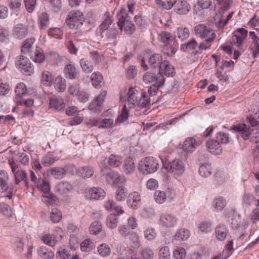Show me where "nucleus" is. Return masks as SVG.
Here are the masks:
<instances>
[{
  "label": "nucleus",
  "instance_id": "nucleus-16",
  "mask_svg": "<svg viewBox=\"0 0 259 259\" xmlns=\"http://www.w3.org/2000/svg\"><path fill=\"white\" fill-rule=\"evenodd\" d=\"M64 73L66 77L73 79L79 76L80 71L74 63H69L65 66Z\"/></svg>",
  "mask_w": 259,
  "mask_h": 259
},
{
  "label": "nucleus",
  "instance_id": "nucleus-57",
  "mask_svg": "<svg viewBox=\"0 0 259 259\" xmlns=\"http://www.w3.org/2000/svg\"><path fill=\"white\" fill-rule=\"evenodd\" d=\"M63 33L62 30L58 27L50 28L48 30V35L55 38H60Z\"/></svg>",
  "mask_w": 259,
  "mask_h": 259
},
{
  "label": "nucleus",
  "instance_id": "nucleus-10",
  "mask_svg": "<svg viewBox=\"0 0 259 259\" xmlns=\"http://www.w3.org/2000/svg\"><path fill=\"white\" fill-rule=\"evenodd\" d=\"M84 194L85 198L89 200L103 199L106 196L104 190L100 187H92L86 189Z\"/></svg>",
  "mask_w": 259,
  "mask_h": 259
},
{
  "label": "nucleus",
  "instance_id": "nucleus-58",
  "mask_svg": "<svg viewBox=\"0 0 259 259\" xmlns=\"http://www.w3.org/2000/svg\"><path fill=\"white\" fill-rule=\"evenodd\" d=\"M80 249L83 252H90L93 249V243L90 239H85L80 243Z\"/></svg>",
  "mask_w": 259,
  "mask_h": 259
},
{
  "label": "nucleus",
  "instance_id": "nucleus-4",
  "mask_svg": "<svg viewBox=\"0 0 259 259\" xmlns=\"http://www.w3.org/2000/svg\"><path fill=\"white\" fill-rule=\"evenodd\" d=\"M159 167V160L152 156L146 157L141 159L138 165L139 170L144 175L154 173Z\"/></svg>",
  "mask_w": 259,
  "mask_h": 259
},
{
  "label": "nucleus",
  "instance_id": "nucleus-38",
  "mask_svg": "<svg viewBox=\"0 0 259 259\" xmlns=\"http://www.w3.org/2000/svg\"><path fill=\"white\" fill-rule=\"evenodd\" d=\"M150 104V100L148 96L145 92L141 93L135 104V107H138L141 108H145Z\"/></svg>",
  "mask_w": 259,
  "mask_h": 259
},
{
  "label": "nucleus",
  "instance_id": "nucleus-52",
  "mask_svg": "<svg viewBox=\"0 0 259 259\" xmlns=\"http://www.w3.org/2000/svg\"><path fill=\"white\" fill-rule=\"evenodd\" d=\"M199 174L203 177H208L211 174V165L208 163H205L200 166L199 169Z\"/></svg>",
  "mask_w": 259,
  "mask_h": 259
},
{
  "label": "nucleus",
  "instance_id": "nucleus-35",
  "mask_svg": "<svg viewBox=\"0 0 259 259\" xmlns=\"http://www.w3.org/2000/svg\"><path fill=\"white\" fill-rule=\"evenodd\" d=\"M113 22V14L106 12L103 16V20L100 26V28L103 31L107 30Z\"/></svg>",
  "mask_w": 259,
  "mask_h": 259
},
{
  "label": "nucleus",
  "instance_id": "nucleus-25",
  "mask_svg": "<svg viewBox=\"0 0 259 259\" xmlns=\"http://www.w3.org/2000/svg\"><path fill=\"white\" fill-rule=\"evenodd\" d=\"M190 236V232L185 228H180L177 230L172 240L177 241H183L188 239Z\"/></svg>",
  "mask_w": 259,
  "mask_h": 259
},
{
  "label": "nucleus",
  "instance_id": "nucleus-29",
  "mask_svg": "<svg viewBox=\"0 0 259 259\" xmlns=\"http://www.w3.org/2000/svg\"><path fill=\"white\" fill-rule=\"evenodd\" d=\"M50 107L57 111L63 110L65 108V103L63 100L57 97H54L50 99Z\"/></svg>",
  "mask_w": 259,
  "mask_h": 259
},
{
  "label": "nucleus",
  "instance_id": "nucleus-24",
  "mask_svg": "<svg viewBox=\"0 0 259 259\" xmlns=\"http://www.w3.org/2000/svg\"><path fill=\"white\" fill-rule=\"evenodd\" d=\"M191 8L189 4L186 0H179L175 6L176 12L180 15H185L187 14Z\"/></svg>",
  "mask_w": 259,
  "mask_h": 259
},
{
  "label": "nucleus",
  "instance_id": "nucleus-23",
  "mask_svg": "<svg viewBox=\"0 0 259 259\" xmlns=\"http://www.w3.org/2000/svg\"><path fill=\"white\" fill-rule=\"evenodd\" d=\"M122 168L126 175L133 174L136 169V164L133 158L131 157L126 158L124 160Z\"/></svg>",
  "mask_w": 259,
  "mask_h": 259
},
{
  "label": "nucleus",
  "instance_id": "nucleus-39",
  "mask_svg": "<svg viewBox=\"0 0 259 259\" xmlns=\"http://www.w3.org/2000/svg\"><path fill=\"white\" fill-rule=\"evenodd\" d=\"M118 218L115 214H110L106 219V225L110 229L116 228L118 225Z\"/></svg>",
  "mask_w": 259,
  "mask_h": 259
},
{
  "label": "nucleus",
  "instance_id": "nucleus-34",
  "mask_svg": "<svg viewBox=\"0 0 259 259\" xmlns=\"http://www.w3.org/2000/svg\"><path fill=\"white\" fill-rule=\"evenodd\" d=\"M54 85L58 92H63L66 88V80L61 75L58 76L54 80Z\"/></svg>",
  "mask_w": 259,
  "mask_h": 259
},
{
  "label": "nucleus",
  "instance_id": "nucleus-6",
  "mask_svg": "<svg viewBox=\"0 0 259 259\" xmlns=\"http://www.w3.org/2000/svg\"><path fill=\"white\" fill-rule=\"evenodd\" d=\"M8 163L14 175L15 184L19 185L21 182L24 181L26 187L28 188L29 182L26 171L20 169L19 165L15 162L13 158L8 160Z\"/></svg>",
  "mask_w": 259,
  "mask_h": 259
},
{
  "label": "nucleus",
  "instance_id": "nucleus-53",
  "mask_svg": "<svg viewBox=\"0 0 259 259\" xmlns=\"http://www.w3.org/2000/svg\"><path fill=\"white\" fill-rule=\"evenodd\" d=\"M102 226L101 222L95 221L93 222L89 227L90 232L93 235H97L101 232Z\"/></svg>",
  "mask_w": 259,
  "mask_h": 259
},
{
  "label": "nucleus",
  "instance_id": "nucleus-15",
  "mask_svg": "<svg viewBox=\"0 0 259 259\" xmlns=\"http://www.w3.org/2000/svg\"><path fill=\"white\" fill-rule=\"evenodd\" d=\"M201 143L200 141H197L192 137H188L184 141L182 149L186 153H192L195 150L196 147Z\"/></svg>",
  "mask_w": 259,
  "mask_h": 259
},
{
  "label": "nucleus",
  "instance_id": "nucleus-64",
  "mask_svg": "<svg viewBox=\"0 0 259 259\" xmlns=\"http://www.w3.org/2000/svg\"><path fill=\"white\" fill-rule=\"evenodd\" d=\"M56 259H71V254L68 250L60 248L56 253Z\"/></svg>",
  "mask_w": 259,
  "mask_h": 259
},
{
  "label": "nucleus",
  "instance_id": "nucleus-12",
  "mask_svg": "<svg viewBox=\"0 0 259 259\" xmlns=\"http://www.w3.org/2000/svg\"><path fill=\"white\" fill-rule=\"evenodd\" d=\"M178 222V219L174 214L163 213L160 215L159 224L165 228L175 227Z\"/></svg>",
  "mask_w": 259,
  "mask_h": 259
},
{
  "label": "nucleus",
  "instance_id": "nucleus-47",
  "mask_svg": "<svg viewBox=\"0 0 259 259\" xmlns=\"http://www.w3.org/2000/svg\"><path fill=\"white\" fill-rule=\"evenodd\" d=\"M130 109L127 107L126 104H125L121 112V114L118 116L115 121L116 124H120L126 121L129 117Z\"/></svg>",
  "mask_w": 259,
  "mask_h": 259
},
{
  "label": "nucleus",
  "instance_id": "nucleus-11",
  "mask_svg": "<svg viewBox=\"0 0 259 259\" xmlns=\"http://www.w3.org/2000/svg\"><path fill=\"white\" fill-rule=\"evenodd\" d=\"M15 63L17 67L23 73H28L27 75H30L33 71V67L29 60L23 55L17 57Z\"/></svg>",
  "mask_w": 259,
  "mask_h": 259
},
{
  "label": "nucleus",
  "instance_id": "nucleus-46",
  "mask_svg": "<svg viewBox=\"0 0 259 259\" xmlns=\"http://www.w3.org/2000/svg\"><path fill=\"white\" fill-rule=\"evenodd\" d=\"M127 190L123 186H119L115 193V198L117 201H123L125 199Z\"/></svg>",
  "mask_w": 259,
  "mask_h": 259
},
{
  "label": "nucleus",
  "instance_id": "nucleus-3",
  "mask_svg": "<svg viewBox=\"0 0 259 259\" xmlns=\"http://www.w3.org/2000/svg\"><path fill=\"white\" fill-rule=\"evenodd\" d=\"M194 34L207 44H211L216 38L215 31L211 29L209 26L200 24L194 27Z\"/></svg>",
  "mask_w": 259,
  "mask_h": 259
},
{
  "label": "nucleus",
  "instance_id": "nucleus-49",
  "mask_svg": "<svg viewBox=\"0 0 259 259\" xmlns=\"http://www.w3.org/2000/svg\"><path fill=\"white\" fill-rule=\"evenodd\" d=\"M230 226L232 229L237 230L242 228L241 219L239 215H236L230 221Z\"/></svg>",
  "mask_w": 259,
  "mask_h": 259
},
{
  "label": "nucleus",
  "instance_id": "nucleus-13",
  "mask_svg": "<svg viewBox=\"0 0 259 259\" xmlns=\"http://www.w3.org/2000/svg\"><path fill=\"white\" fill-rule=\"evenodd\" d=\"M9 177L8 172L5 170H0V191L2 192L8 191L9 195L5 196L9 199L12 198V190L8 185Z\"/></svg>",
  "mask_w": 259,
  "mask_h": 259
},
{
  "label": "nucleus",
  "instance_id": "nucleus-18",
  "mask_svg": "<svg viewBox=\"0 0 259 259\" xmlns=\"http://www.w3.org/2000/svg\"><path fill=\"white\" fill-rule=\"evenodd\" d=\"M107 182L110 185L122 184L125 182L124 177L115 171H110L105 175Z\"/></svg>",
  "mask_w": 259,
  "mask_h": 259
},
{
  "label": "nucleus",
  "instance_id": "nucleus-14",
  "mask_svg": "<svg viewBox=\"0 0 259 259\" xmlns=\"http://www.w3.org/2000/svg\"><path fill=\"white\" fill-rule=\"evenodd\" d=\"M143 81L146 84L154 85L157 84V86L162 87L164 83V79L162 75H159L156 76L152 73L147 72L143 77Z\"/></svg>",
  "mask_w": 259,
  "mask_h": 259
},
{
  "label": "nucleus",
  "instance_id": "nucleus-54",
  "mask_svg": "<svg viewBox=\"0 0 259 259\" xmlns=\"http://www.w3.org/2000/svg\"><path fill=\"white\" fill-rule=\"evenodd\" d=\"M50 175L57 179H62L65 175V170L62 168H53L50 170Z\"/></svg>",
  "mask_w": 259,
  "mask_h": 259
},
{
  "label": "nucleus",
  "instance_id": "nucleus-50",
  "mask_svg": "<svg viewBox=\"0 0 259 259\" xmlns=\"http://www.w3.org/2000/svg\"><path fill=\"white\" fill-rule=\"evenodd\" d=\"M62 218L61 211L58 208H54L52 209L50 213V219L54 223L59 222Z\"/></svg>",
  "mask_w": 259,
  "mask_h": 259
},
{
  "label": "nucleus",
  "instance_id": "nucleus-42",
  "mask_svg": "<svg viewBox=\"0 0 259 259\" xmlns=\"http://www.w3.org/2000/svg\"><path fill=\"white\" fill-rule=\"evenodd\" d=\"M226 205V199L222 196H219L214 199L213 205L216 211H222Z\"/></svg>",
  "mask_w": 259,
  "mask_h": 259
},
{
  "label": "nucleus",
  "instance_id": "nucleus-56",
  "mask_svg": "<svg viewBox=\"0 0 259 259\" xmlns=\"http://www.w3.org/2000/svg\"><path fill=\"white\" fill-rule=\"evenodd\" d=\"M108 162L111 166L118 167L121 164L122 158L118 155L112 154L108 158Z\"/></svg>",
  "mask_w": 259,
  "mask_h": 259
},
{
  "label": "nucleus",
  "instance_id": "nucleus-27",
  "mask_svg": "<svg viewBox=\"0 0 259 259\" xmlns=\"http://www.w3.org/2000/svg\"><path fill=\"white\" fill-rule=\"evenodd\" d=\"M38 256L42 259H53L54 253L51 249L45 246H40L37 250Z\"/></svg>",
  "mask_w": 259,
  "mask_h": 259
},
{
  "label": "nucleus",
  "instance_id": "nucleus-37",
  "mask_svg": "<svg viewBox=\"0 0 259 259\" xmlns=\"http://www.w3.org/2000/svg\"><path fill=\"white\" fill-rule=\"evenodd\" d=\"M129 243L131 247L134 249H138L141 246L140 237L137 233L132 232L129 236Z\"/></svg>",
  "mask_w": 259,
  "mask_h": 259
},
{
  "label": "nucleus",
  "instance_id": "nucleus-51",
  "mask_svg": "<svg viewBox=\"0 0 259 259\" xmlns=\"http://www.w3.org/2000/svg\"><path fill=\"white\" fill-rule=\"evenodd\" d=\"M36 185L37 189L44 193L48 194L50 191V184L48 181L44 179L40 180Z\"/></svg>",
  "mask_w": 259,
  "mask_h": 259
},
{
  "label": "nucleus",
  "instance_id": "nucleus-19",
  "mask_svg": "<svg viewBox=\"0 0 259 259\" xmlns=\"http://www.w3.org/2000/svg\"><path fill=\"white\" fill-rule=\"evenodd\" d=\"M140 94L135 88H130L127 94L125 104L130 105L129 108H130L135 107Z\"/></svg>",
  "mask_w": 259,
  "mask_h": 259
},
{
  "label": "nucleus",
  "instance_id": "nucleus-9",
  "mask_svg": "<svg viewBox=\"0 0 259 259\" xmlns=\"http://www.w3.org/2000/svg\"><path fill=\"white\" fill-rule=\"evenodd\" d=\"M248 31L243 28L237 29L233 33L230 43L237 48L242 47L245 39L247 36Z\"/></svg>",
  "mask_w": 259,
  "mask_h": 259
},
{
  "label": "nucleus",
  "instance_id": "nucleus-7",
  "mask_svg": "<svg viewBox=\"0 0 259 259\" xmlns=\"http://www.w3.org/2000/svg\"><path fill=\"white\" fill-rule=\"evenodd\" d=\"M84 20L82 12L78 10H72L68 13L65 23L69 28L77 29L82 26Z\"/></svg>",
  "mask_w": 259,
  "mask_h": 259
},
{
  "label": "nucleus",
  "instance_id": "nucleus-63",
  "mask_svg": "<svg viewBox=\"0 0 259 259\" xmlns=\"http://www.w3.org/2000/svg\"><path fill=\"white\" fill-rule=\"evenodd\" d=\"M141 254L143 259H153L154 255L153 250L149 247L143 248Z\"/></svg>",
  "mask_w": 259,
  "mask_h": 259
},
{
  "label": "nucleus",
  "instance_id": "nucleus-40",
  "mask_svg": "<svg viewBox=\"0 0 259 259\" xmlns=\"http://www.w3.org/2000/svg\"><path fill=\"white\" fill-rule=\"evenodd\" d=\"M41 83L46 86L50 87L53 83V76L51 72L44 70L41 73Z\"/></svg>",
  "mask_w": 259,
  "mask_h": 259
},
{
  "label": "nucleus",
  "instance_id": "nucleus-31",
  "mask_svg": "<svg viewBox=\"0 0 259 259\" xmlns=\"http://www.w3.org/2000/svg\"><path fill=\"white\" fill-rule=\"evenodd\" d=\"M73 189L72 186L67 182H62L56 186L57 192L60 195H64L71 192Z\"/></svg>",
  "mask_w": 259,
  "mask_h": 259
},
{
  "label": "nucleus",
  "instance_id": "nucleus-20",
  "mask_svg": "<svg viewBox=\"0 0 259 259\" xmlns=\"http://www.w3.org/2000/svg\"><path fill=\"white\" fill-rule=\"evenodd\" d=\"M228 231L229 230L226 225L222 224L218 225L214 230L215 238L218 241H224L226 238Z\"/></svg>",
  "mask_w": 259,
  "mask_h": 259
},
{
  "label": "nucleus",
  "instance_id": "nucleus-8",
  "mask_svg": "<svg viewBox=\"0 0 259 259\" xmlns=\"http://www.w3.org/2000/svg\"><path fill=\"white\" fill-rule=\"evenodd\" d=\"M175 196V191L172 188H167L165 190H156L154 194L155 202L158 204H163L167 199L172 200Z\"/></svg>",
  "mask_w": 259,
  "mask_h": 259
},
{
  "label": "nucleus",
  "instance_id": "nucleus-30",
  "mask_svg": "<svg viewBox=\"0 0 259 259\" xmlns=\"http://www.w3.org/2000/svg\"><path fill=\"white\" fill-rule=\"evenodd\" d=\"M158 39L164 45H171L174 39V37L170 33L162 31L158 34Z\"/></svg>",
  "mask_w": 259,
  "mask_h": 259
},
{
  "label": "nucleus",
  "instance_id": "nucleus-26",
  "mask_svg": "<svg viewBox=\"0 0 259 259\" xmlns=\"http://www.w3.org/2000/svg\"><path fill=\"white\" fill-rule=\"evenodd\" d=\"M28 33V28L22 24H17L13 29V34L18 38L21 39L25 37Z\"/></svg>",
  "mask_w": 259,
  "mask_h": 259
},
{
  "label": "nucleus",
  "instance_id": "nucleus-21",
  "mask_svg": "<svg viewBox=\"0 0 259 259\" xmlns=\"http://www.w3.org/2000/svg\"><path fill=\"white\" fill-rule=\"evenodd\" d=\"M175 68L167 61H163V63L160 66L159 75L163 76V74L166 76H172L175 74Z\"/></svg>",
  "mask_w": 259,
  "mask_h": 259
},
{
  "label": "nucleus",
  "instance_id": "nucleus-48",
  "mask_svg": "<svg viewBox=\"0 0 259 259\" xmlns=\"http://www.w3.org/2000/svg\"><path fill=\"white\" fill-rule=\"evenodd\" d=\"M97 251L101 256L106 257L110 255L111 250L108 244L102 243L98 246Z\"/></svg>",
  "mask_w": 259,
  "mask_h": 259
},
{
  "label": "nucleus",
  "instance_id": "nucleus-1",
  "mask_svg": "<svg viewBox=\"0 0 259 259\" xmlns=\"http://www.w3.org/2000/svg\"><path fill=\"white\" fill-rule=\"evenodd\" d=\"M118 26L126 34H132L136 30V26L132 22L131 17L125 8H122L117 14Z\"/></svg>",
  "mask_w": 259,
  "mask_h": 259
},
{
  "label": "nucleus",
  "instance_id": "nucleus-55",
  "mask_svg": "<svg viewBox=\"0 0 259 259\" xmlns=\"http://www.w3.org/2000/svg\"><path fill=\"white\" fill-rule=\"evenodd\" d=\"M39 28L44 29L49 24V16L46 13H42L39 16Z\"/></svg>",
  "mask_w": 259,
  "mask_h": 259
},
{
  "label": "nucleus",
  "instance_id": "nucleus-59",
  "mask_svg": "<svg viewBox=\"0 0 259 259\" xmlns=\"http://www.w3.org/2000/svg\"><path fill=\"white\" fill-rule=\"evenodd\" d=\"M159 259H169L170 253L169 247L167 246H164L160 247L158 251Z\"/></svg>",
  "mask_w": 259,
  "mask_h": 259
},
{
  "label": "nucleus",
  "instance_id": "nucleus-61",
  "mask_svg": "<svg viewBox=\"0 0 259 259\" xmlns=\"http://www.w3.org/2000/svg\"><path fill=\"white\" fill-rule=\"evenodd\" d=\"M10 30L8 27L0 26V41L6 42L9 40Z\"/></svg>",
  "mask_w": 259,
  "mask_h": 259
},
{
  "label": "nucleus",
  "instance_id": "nucleus-43",
  "mask_svg": "<svg viewBox=\"0 0 259 259\" xmlns=\"http://www.w3.org/2000/svg\"><path fill=\"white\" fill-rule=\"evenodd\" d=\"M149 63L150 65L153 68L157 67L160 68V66L163 63L162 62V57L159 54H155L150 57Z\"/></svg>",
  "mask_w": 259,
  "mask_h": 259
},
{
  "label": "nucleus",
  "instance_id": "nucleus-45",
  "mask_svg": "<svg viewBox=\"0 0 259 259\" xmlns=\"http://www.w3.org/2000/svg\"><path fill=\"white\" fill-rule=\"evenodd\" d=\"M157 235L156 230L152 227H147L144 230V238L148 241H153Z\"/></svg>",
  "mask_w": 259,
  "mask_h": 259
},
{
  "label": "nucleus",
  "instance_id": "nucleus-2",
  "mask_svg": "<svg viewBox=\"0 0 259 259\" xmlns=\"http://www.w3.org/2000/svg\"><path fill=\"white\" fill-rule=\"evenodd\" d=\"M163 166L167 172L177 178L182 176L185 171V165L183 161L179 158L175 159L171 161L167 162V158L160 156Z\"/></svg>",
  "mask_w": 259,
  "mask_h": 259
},
{
  "label": "nucleus",
  "instance_id": "nucleus-44",
  "mask_svg": "<svg viewBox=\"0 0 259 259\" xmlns=\"http://www.w3.org/2000/svg\"><path fill=\"white\" fill-rule=\"evenodd\" d=\"M77 172L78 175L83 178H88L93 175L94 171L90 166H84L79 168Z\"/></svg>",
  "mask_w": 259,
  "mask_h": 259
},
{
  "label": "nucleus",
  "instance_id": "nucleus-17",
  "mask_svg": "<svg viewBox=\"0 0 259 259\" xmlns=\"http://www.w3.org/2000/svg\"><path fill=\"white\" fill-rule=\"evenodd\" d=\"M141 197L138 192H131L127 197V204L131 208L136 209L141 204Z\"/></svg>",
  "mask_w": 259,
  "mask_h": 259
},
{
  "label": "nucleus",
  "instance_id": "nucleus-62",
  "mask_svg": "<svg viewBox=\"0 0 259 259\" xmlns=\"http://www.w3.org/2000/svg\"><path fill=\"white\" fill-rule=\"evenodd\" d=\"M0 212L6 217L9 218L13 215V211L10 206L5 203H0Z\"/></svg>",
  "mask_w": 259,
  "mask_h": 259
},
{
  "label": "nucleus",
  "instance_id": "nucleus-28",
  "mask_svg": "<svg viewBox=\"0 0 259 259\" xmlns=\"http://www.w3.org/2000/svg\"><path fill=\"white\" fill-rule=\"evenodd\" d=\"M28 56L33 61L38 63L43 62L45 59V56L42 49L38 47H36L35 49Z\"/></svg>",
  "mask_w": 259,
  "mask_h": 259
},
{
  "label": "nucleus",
  "instance_id": "nucleus-41",
  "mask_svg": "<svg viewBox=\"0 0 259 259\" xmlns=\"http://www.w3.org/2000/svg\"><path fill=\"white\" fill-rule=\"evenodd\" d=\"M41 239L45 244L51 247L54 246L57 242L55 236L50 234L42 235Z\"/></svg>",
  "mask_w": 259,
  "mask_h": 259
},
{
  "label": "nucleus",
  "instance_id": "nucleus-5",
  "mask_svg": "<svg viewBox=\"0 0 259 259\" xmlns=\"http://www.w3.org/2000/svg\"><path fill=\"white\" fill-rule=\"evenodd\" d=\"M232 128L238 132L244 140L250 138L251 142L254 143L259 142V131L250 128L249 125L242 123L234 126Z\"/></svg>",
  "mask_w": 259,
  "mask_h": 259
},
{
  "label": "nucleus",
  "instance_id": "nucleus-22",
  "mask_svg": "<svg viewBox=\"0 0 259 259\" xmlns=\"http://www.w3.org/2000/svg\"><path fill=\"white\" fill-rule=\"evenodd\" d=\"M207 150L211 153L219 155L222 152V147L217 140L211 139L206 143Z\"/></svg>",
  "mask_w": 259,
  "mask_h": 259
},
{
  "label": "nucleus",
  "instance_id": "nucleus-32",
  "mask_svg": "<svg viewBox=\"0 0 259 259\" xmlns=\"http://www.w3.org/2000/svg\"><path fill=\"white\" fill-rule=\"evenodd\" d=\"M35 42V39L30 38L26 39L23 42L21 47V52L23 54L29 56L33 51L32 47Z\"/></svg>",
  "mask_w": 259,
  "mask_h": 259
},
{
  "label": "nucleus",
  "instance_id": "nucleus-60",
  "mask_svg": "<svg viewBox=\"0 0 259 259\" xmlns=\"http://www.w3.org/2000/svg\"><path fill=\"white\" fill-rule=\"evenodd\" d=\"M15 93L19 97L26 95L27 94L26 85L23 82L18 83L15 89Z\"/></svg>",
  "mask_w": 259,
  "mask_h": 259
},
{
  "label": "nucleus",
  "instance_id": "nucleus-36",
  "mask_svg": "<svg viewBox=\"0 0 259 259\" xmlns=\"http://www.w3.org/2000/svg\"><path fill=\"white\" fill-rule=\"evenodd\" d=\"M79 63L82 71L85 73H91L94 70L95 64L87 59H81L79 61Z\"/></svg>",
  "mask_w": 259,
  "mask_h": 259
},
{
  "label": "nucleus",
  "instance_id": "nucleus-33",
  "mask_svg": "<svg viewBox=\"0 0 259 259\" xmlns=\"http://www.w3.org/2000/svg\"><path fill=\"white\" fill-rule=\"evenodd\" d=\"M103 76L99 72H94L91 76V80L92 85L97 89L102 87L103 83Z\"/></svg>",
  "mask_w": 259,
  "mask_h": 259
}]
</instances>
